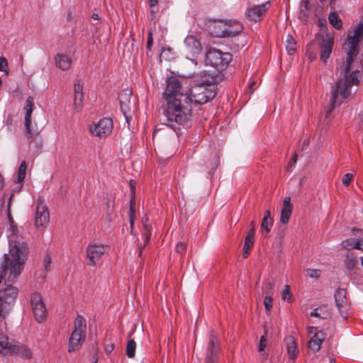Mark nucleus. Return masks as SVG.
Here are the masks:
<instances>
[{
    "label": "nucleus",
    "instance_id": "1",
    "mask_svg": "<svg viewBox=\"0 0 363 363\" xmlns=\"http://www.w3.org/2000/svg\"><path fill=\"white\" fill-rule=\"evenodd\" d=\"M14 194H10L6 204V214L9 223L11 233L8 235L9 252L4 255V262L0 267V284L4 281L5 287L0 290V330L6 331V318L12 311L18 289L13 284L20 275L26 263L29 249L23 238L18 235V228L11 215V203Z\"/></svg>",
    "mask_w": 363,
    "mask_h": 363
},
{
    "label": "nucleus",
    "instance_id": "2",
    "mask_svg": "<svg viewBox=\"0 0 363 363\" xmlns=\"http://www.w3.org/2000/svg\"><path fill=\"white\" fill-rule=\"evenodd\" d=\"M363 38V18L357 23L353 30L349 31L343 44V49L347 54L344 77L339 79L332 86L331 99L328 109L321 115L320 124L323 127L329 126L333 120V111L336 106L342 104L352 92V86H358L362 74V65L357 58L359 45Z\"/></svg>",
    "mask_w": 363,
    "mask_h": 363
},
{
    "label": "nucleus",
    "instance_id": "3",
    "mask_svg": "<svg viewBox=\"0 0 363 363\" xmlns=\"http://www.w3.org/2000/svg\"><path fill=\"white\" fill-rule=\"evenodd\" d=\"M167 106L164 114L167 125L178 135L179 126H186L191 117L192 106L188 94L184 92L180 81L170 77L167 81V87L163 93Z\"/></svg>",
    "mask_w": 363,
    "mask_h": 363
},
{
    "label": "nucleus",
    "instance_id": "4",
    "mask_svg": "<svg viewBox=\"0 0 363 363\" xmlns=\"http://www.w3.org/2000/svg\"><path fill=\"white\" fill-rule=\"evenodd\" d=\"M191 100V106L204 104L212 100L216 96V91L212 86L195 84L189 91H184Z\"/></svg>",
    "mask_w": 363,
    "mask_h": 363
},
{
    "label": "nucleus",
    "instance_id": "5",
    "mask_svg": "<svg viewBox=\"0 0 363 363\" xmlns=\"http://www.w3.org/2000/svg\"><path fill=\"white\" fill-rule=\"evenodd\" d=\"M86 320L81 316L77 315L74 322L73 330L69 340L68 352L78 350L86 338Z\"/></svg>",
    "mask_w": 363,
    "mask_h": 363
},
{
    "label": "nucleus",
    "instance_id": "6",
    "mask_svg": "<svg viewBox=\"0 0 363 363\" xmlns=\"http://www.w3.org/2000/svg\"><path fill=\"white\" fill-rule=\"evenodd\" d=\"M232 60V55L229 52L210 48L206 53V62L218 69H223L228 67Z\"/></svg>",
    "mask_w": 363,
    "mask_h": 363
},
{
    "label": "nucleus",
    "instance_id": "7",
    "mask_svg": "<svg viewBox=\"0 0 363 363\" xmlns=\"http://www.w3.org/2000/svg\"><path fill=\"white\" fill-rule=\"evenodd\" d=\"M113 121L109 118H103L96 123H92L89 126L91 134L103 139L107 138L112 132Z\"/></svg>",
    "mask_w": 363,
    "mask_h": 363
},
{
    "label": "nucleus",
    "instance_id": "8",
    "mask_svg": "<svg viewBox=\"0 0 363 363\" xmlns=\"http://www.w3.org/2000/svg\"><path fill=\"white\" fill-rule=\"evenodd\" d=\"M270 6V1H267L260 5L250 4L246 9L245 15L251 21L259 22L263 18L264 14L269 9Z\"/></svg>",
    "mask_w": 363,
    "mask_h": 363
},
{
    "label": "nucleus",
    "instance_id": "9",
    "mask_svg": "<svg viewBox=\"0 0 363 363\" xmlns=\"http://www.w3.org/2000/svg\"><path fill=\"white\" fill-rule=\"evenodd\" d=\"M50 221L48 208L44 201L38 200L37 202L35 216V225L37 228H45Z\"/></svg>",
    "mask_w": 363,
    "mask_h": 363
},
{
    "label": "nucleus",
    "instance_id": "10",
    "mask_svg": "<svg viewBox=\"0 0 363 363\" xmlns=\"http://www.w3.org/2000/svg\"><path fill=\"white\" fill-rule=\"evenodd\" d=\"M107 249V245L100 243L89 245L86 247V257L89 260V264L96 266Z\"/></svg>",
    "mask_w": 363,
    "mask_h": 363
},
{
    "label": "nucleus",
    "instance_id": "11",
    "mask_svg": "<svg viewBox=\"0 0 363 363\" xmlns=\"http://www.w3.org/2000/svg\"><path fill=\"white\" fill-rule=\"evenodd\" d=\"M308 333L311 335V340L308 342L309 350L313 352H318L325 340L324 333L322 330H318L316 327H309L308 328Z\"/></svg>",
    "mask_w": 363,
    "mask_h": 363
},
{
    "label": "nucleus",
    "instance_id": "12",
    "mask_svg": "<svg viewBox=\"0 0 363 363\" xmlns=\"http://www.w3.org/2000/svg\"><path fill=\"white\" fill-rule=\"evenodd\" d=\"M220 352V347L217 337L212 332L209 336L208 343L206 349V363H216Z\"/></svg>",
    "mask_w": 363,
    "mask_h": 363
},
{
    "label": "nucleus",
    "instance_id": "13",
    "mask_svg": "<svg viewBox=\"0 0 363 363\" xmlns=\"http://www.w3.org/2000/svg\"><path fill=\"white\" fill-rule=\"evenodd\" d=\"M34 107V99L32 96H28L26 99V104L23 107L25 111V128L26 130V135L28 138H33L35 134L31 129V118Z\"/></svg>",
    "mask_w": 363,
    "mask_h": 363
},
{
    "label": "nucleus",
    "instance_id": "14",
    "mask_svg": "<svg viewBox=\"0 0 363 363\" xmlns=\"http://www.w3.org/2000/svg\"><path fill=\"white\" fill-rule=\"evenodd\" d=\"M17 340L4 334L0 335V354L4 357L13 356Z\"/></svg>",
    "mask_w": 363,
    "mask_h": 363
},
{
    "label": "nucleus",
    "instance_id": "15",
    "mask_svg": "<svg viewBox=\"0 0 363 363\" xmlns=\"http://www.w3.org/2000/svg\"><path fill=\"white\" fill-rule=\"evenodd\" d=\"M184 44L186 52L192 57H196L201 52V43L194 35L186 36L184 39Z\"/></svg>",
    "mask_w": 363,
    "mask_h": 363
},
{
    "label": "nucleus",
    "instance_id": "16",
    "mask_svg": "<svg viewBox=\"0 0 363 363\" xmlns=\"http://www.w3.org/2000/svg\"><path fill=\"white\" fill-rule=\"evenodd\" d=\"M334 43V37L333 35L327 34L320 45V60L326 63L329 59Z\"/></svg>",
    "mask_w": 363,
    "mask_h": 363
},
{
    "label": "nucleus",
    "instance_id": "17",
    "mask_svg": "<svg viewBox=\"0 0 363 363\" xmlns=\"http://www.w3.org/2000/svg\"><path fill=\"white\" fill-rule=\"evenodd\" d=\"M346 296V291L343 289H339L335 294L336 306L343 318H346L347 315V300Z\"/></svg>",
    "mask_w": 363,
    "mask_h": 363
},
{
    "label": "nucleus",
    "instance_id": "18",
    "mask_svg": "<svg viewBox=\"0 0 363 363\" xmlns=\"http://www.w3.org/2000/svg\"><path fill=\"white\" fill-rule=\"evenodd\" d=\"M132 95V90L130 89H123L118 95L121 108L127 121H128L127 113L130 111Z\"/></svg>",
    "mask_w": 363,
    "mask_h": 363
},
{
    "label": "nucleus",
    "instance_id": "19",
    "mask_svg": "<svg viewBox=\"0 0 363 363\" xmlns=\"http://www.w3.org/2000/svg\"><path fill=\"white\" fill-rule=\"evenodd\" d=\"M284 342L289 359L294 363L298 353L295 339L293 336L289 335L285 337Z\"/></svg>",
    "mask_w": 363,
    "mask_h": 363
},
{
    "label": "nucleus",
    "instance_id": "20",
    "mask_svg": "<svg viewBox=\"0 0 363 363\" xmlns=\"http://www.w3.org/2000/svg\"><path fill=\"white\" fill-rule=\"evenodd\" d=\"M292 204L289 196L285 197L281 211L280 222L283 224L288 223L292 212Z\"/></svg>",
    "mask_w": 363,
    "mask_h": 363
},
{
    "label": "nucleus",
    "instance_id": "21",
    "mask_svg": "<svg viewBox=\"0 0 363 363\" xmlns=\"http://www.w3.org/2000/svg\"><path fill=\"white\" fill-rule=\"evenodd\" d=\"M13 356L30 359L33 357V352L28 346L17 341Z\"/></svg>",
    "mask_w": 363,
    "mask_h": 363
},
{
    "label": "nucleus",
    "instance_id": "22",
    "mask_svg": "<svg viewBox=\"0 0 363 363\" xmlns=\"http://www.w3.org/2000/svg\"><path fill=\"white\" fill-rule=\"evenodd\" d=\"M255 243V230L252 228L245 238L244 245L242 247V257L247 258L250 255V250Z\"/></svg>",
    "mask_w": 363,
    "mask_h": 363
},
{
    "label": "nucleus",
    "instance_id": "23",
    "mask_svg": "<svg viewBox=\"0 0 363 363\" xmlns=\"http://www.w3.org/2000/svg\"><path fill=\"white\" fill-rule=\"evenodd\" d=\"M74 105L75 109L79 111L83 101V86L79 80H77L74 84Z\"/></svg>",
    "mask_w": 363,
    "mask_h": 363
},
{
    "label": "nucleus",
    "instance_id": "24",
    "mask_svg": "<svg viewBox=\"0 0 363 363\" xmlns=\"http://www.w3.org/2000/svg\"><path fill=\"white\" fill-rule=\"evenodd\" d=\"M194 78L196 84H203L205 86H211L215 80L213 76L206 71H202L198 74H194Z\"/></svg>",
    "mask_w": 363,
    "mask_h": 363
},
{
    "label": "nucleus",
    "instance_id": "25",
    "mask_svg": "<svg viewBox=\"0 0 363 363\" xmlns=\"http://www.w3.org/2000/svg\"><path fill=\"white\" fill-rule=\"evenodd\" d=\"M55 61L56 66L63 71L68 70L72 64L71 57L65 54L56 55Z\"/></svg>",
    "mask_w": 363,
    "mask_h": 363
},
{
    "label": "nucleus",
    "instance_id": "26",
    "mask_svg": "<svg viewBox=\"0 0 363 363\" xmlns=\"http://www.w3.org/2000/svg\"><path fill=\"white\" fill-rule=\"evenodd\" d=\"M32 308L35 320L39 323L44 320L46 317V308L44 303H38L33 306Z\"/></svg>",
    "mask_w": 363,
    "mask_h": 363
},
{
    "label": "nucleus",
    "instance_id": "27",
    "mask_svg": "<svg viewBox=\"0 0 363 363\" xmlns=\"http://www.w3.org/2000/svg\"><path fill=\"white\" fill-rule=\"evenodd\" d=\"M235 23L237 26V28L235 29L231 28H225L222 30L220 35L217 34V35L225 38L235 36L237 34L240 33L242 30V26L240 25L238 22L235 21Z\"/></svg>",
    "mask_w": 363,
    "mask_h": 363
},
{
    "label": "nucleus",
    "instance_id": "28",
    "mask_svg": "<svg viewBox=\"0 0 363 363\" xmlns=\"http://www.w3.org/2000/svg\"><path fill=\"white\" fill-rule=\"evenodd\" d=\"M329 23L336 29L340 30L342 27V22L336 12L331 13L328 16Z\"/></svg>",
    "mask_w": 363,
    "mask_h": 363
},
{
    "label": "nucleus",
    "instance_id": "29",
    "mask_svg": "<svg viewBox=\"0 0 363 363\" xmlns=\"http://www.w3.org/2000/svg\"><path fill=\"white\" fill-rule=\"evenodd\" d=\"M285 48L289 55H293L296 50V42L290 35L286 37Z\"/></svg>",
    "mask_w": 363,
    "mask_h": 363
},
{
    "label": "nucleus",
    "instance_id": "30",
    "mask_svg": "<svg viewBox=\"0 0 363 363\" xmlns=\"http://www.w3.org/2000/svg\"><path fill=\"white\" fill-rule=\"evenodd\" d=\"M26 169H27V164L25 161H22L21 162V164L19 166L18 170V179L17 182L21 183L23 182L26 174Z\"/></svg>",
    "mask_w": 363,
    "mask_h": 363
},
{
    "label": "nucleus",
    "instance_id": "31",
    "mask_svg": "<svg viewBox=\"0 0 363 363\" xmlns=\"http://www.w3.org/2000/svg\"><path fill=\"white\" fill-rule=\"evenodd\" d=\"M357 240L354 238L346 239L341 242V247L347 250L356 249Z\"/></svg>",
    "mask_w": 363,
    "mask_h": 363
},
{
    "label": "nucleus",
    "instance_id": "32",
    "mask_svg": "<svg viewBox=\"0 0 363 363\" xmlns=\"http://www.w3.org/2000/svg\"><path fill=\"white\" fill-rule=\"evenodd\" d=\"M136 343L133 340L128 341L126 346V354L129 358H133L135 354Z\"/></svg>",
    "mask_w": 363,
    "mask_h": 363
},
{
    "label": "nucleus",
    "instance_id": "33",
    "mask_svg": "<svg viewBox=\"0 0 363 363\" xmlns=\"http://www.w3.org/2000/svg\"><path fill=\"white\" fill-rule=\"evenodd\" d=\"M267 348V339L264 335H262L260 337L259 344H258V351L262 353V356L264 358L267 357V354L265 352V349Z\"/></svg>",
    "mask_w": 363,
    "mask_h": 363
},
{
    "label": "nucleus",
    "instance_id": "34",
    "mask_svg": "<svg viewBox=\"0 0 363 363\" xmlns=\"http://www.w3.org/2000/svg\"><path fill=\"white\" fill-rule=\"evenodd\" d=\"M272 225V219H262L261 223V228L267 234L270 230Z\"/></svg>",
    "mask_w": 363,
    "mask_h": 363
},
{
    "label": "nucleus",
    "instance_id": "35",
    "mask_svg": "<svg viewBox=\"0 0 363 363\" xmlns=\"http://www.w3.org/2000/svg\"><path fill=\"white\" fill-rule=\"evenodd\" d=\"M291 292L290 291V286L289 285H286L284 289L282 291L281 297L282 299L285 301L289 302L291 299Z\"/></svg>",
    "mask_w": 363,
    "mask_h": 363
},
{
    "label": "nucleus",
    "instance_id": "36",
    "mask_svg": "<svg viewBox=\"0 0 363 363\" xmlns=\"http://www.w3.org/2000/svg\"><path fill=\"white\" fill-rule=\"evenodd\" d=\"M147 219L145 218V220L143 219V227L145 230V242H147L150 236H151V231H152V227L150 224L147 223Z\"/></svg>",
    "mask_w": 363,
    "mask_h": 363
},
{
    "label": "nucleus",
    "instance_id": "37",
    "mask_svg": "<svg viewBox=\"0 0 363 363\" xmlns=\"http://www.w3.org/2000/svg\"><path fill=\"white\" fill-rule=\"evenodd\" d=\"M30 301L32 306L38 304V303L43 302L41 295L38 292H35L31 295Z\"/></svg>",
    "mask_w": 363,
    "mask_h": 363
},
{
    "label": "nucleus",
    "instance_id": "38",
    "mask_svg": "<svg viewBox=\"0 0 363 363\" xmlns=\"http://www.w3.org/2000/svg\"><path fill=\"white\" fill-rule=\"evenodd\" d=\"M273 285L271 282L265 283L262 286V293L266 296H271L272 294Z\"/></svg>",
    "mask_w": 363,
    "mask_h": 363
},
{
    "label": "nucleus",
    "instance_id": "39",
    "mask_svg": "<svg viewBox=\"0 0 363 363\" xmlns=\"http://www.w3.org/2000/svg\"><path fill=\"white\" fill-rule=\"evenodd\" d=\"M0 71L9 74L8 62L4 57H0Z\"/></svg>",
    "mask_w": 363,
    "mask_h": 363
},
{
    "label": "nucleus",
    "instance_id": "40",
    "mask_svg": "<svg viewBox=\"0 0 363 363\" xmlns=\"http://www.w3.org/2000/svg\"><path fill=\"white\" fill-rule=\"evenodd\" d=\"M306 271L307 275L311 278H318L321 273L320 270L315 269H307Z\"/></svg>",
    "mask_w": 363,
    "mask_h": 363
},
{
    "label": "nucleus",
    "instance_id": "41",
    "mask_svg": "<svg viewBox=\"0 0 363 363\" xmlns=\"http://www.w3.org/2000/svg\"><path fill=\"white\" fill-rule=\"evenodd\" d=\"M352 179L353 175L351 173L345 174L342 179V184L345 186H348L350 184V182L352 180Z\"/></svg>",
    "mask_w": 363,
    "mask_h": 363
},
{
    "label": "nucleus",
    "instance_id": "42",
    "mask_svg": "<svg viewBox=\"0 0 363 363\" xmlns=\"http://www.w3.org/2000/svg\"><path fill=\"white\" fill-rule=\"evenodd\" d=\"M264 304L267 311L271 310V308H272V306H273L272 296H265V298L264 300Z\"/></svg>",
    "mask_w": 363,
    "mask_h": 363
},
{
    "label": "nucleus",
    "instance_id": "43",
    "mask_svg": "<svg viewBox=\"0 0 363 363\" xmlns=\"http://www.w3.org/2000/svg\"><path fill=\"white\" fill-rule=\"evenodd\" d=\"M51 262H52V261H51L50 256L49 255H47L44 257V260H43V266H44V268H45V271H49L50 270Z\"/></svg>",
    "mask_w": 363,
    "mask_h": 363
},
{
    "label": "nucleus",
    "instance_id": "44",
    "mask_svg": "<svg viewBox=\"0 0 363 363\" xmlns=\"http://www.w3.org/2000/svg\"><path fill=\"white\" fill-rule=\"evenodd\" d=\"M153 43V38H152V32L150 30L148 31V35H147V48L150 50H151V47H152V45Z\"/></svg>",
    "mask_w": 363,
    "mask_h": 363
},
{
    "label": "nucleus",
    "instance_id": "45",
    "mask_svg": "<svg viewBox=\"0 0 363 363\" xmlns=\"http://www.w3.org/2000/svg\"><path fill=\"white\" fill-rule=\"evenodd\" d=\"M296 160H297V155L296 154H294L293 157L291 158V160L290 161V162H289V165L287 167V170L288 171H291V169H293V167L296 163Z\"/></svg>",
    "mask_w": 363,
    "mask_h": 363
},
{
    "label": "nucleus",
    "instance_id": "46",
    "mask_svg": "<svg viewBox=\"0 0 363 363\" xmlns=\"http://www.w3.org/2000/svg\"><path fill=\"white\" fill-rule=\"evenodd\" d=\"M186 249V246L184 243L182 242H179L177 243V245H176V251L178 252V253H183L184 252Z\"/></svg>",
    "mask_w": 363,
    "mask_h": 363
},
{
    "label": "nucleus",
    "instance_id": "47",
    "mask_svg": "<svg viewBox=\"0 0 363 363\" xmlns=\"http://www.w3.org/2000/svg\"><path fill=\"white\" fill-rule=\"evenodd\" d=\"M129 219H130V228H132L133 225V223H134V220H133V206L132 205H130V206Z\"/></svg>",
    "mask_w": 363,
    "mask_h": 363
},
{
    "label": "nucleus",
    "instance_id": "48",
    "mask_svg": "<svg viewBox=\"0 0 363 363\" xmlns=\"http://www.w3.org/2000/svg\"><path fill=\"white\" fill-rule=\"evenodd\" d=\"M356 249L363 252V239H357Z\"/></svg>",
    "mask_w": 363,
    "mask_h": 363
},
{
    "label": "nucleus",
    "instance_id": "49",
    "mask_svg": "<svg viewBox=\"0 0 363 363\" xmlns=\"http://www.w3.org/2000/svg\"><path fill=\"white\" fill-rule=\"evenodd\" d=\"M311 316L315 317V318H323V317L321 315V314L318 312V308H315L311 313Z\"/></svg>",
    "mask_w": 363,
    "mask_h": 363
},
{
    "label": "nucleus",
    "instance_id": "50",
    "mask_svg": "<svg viewBox=\"0 0 363 363\" xmlns=\"http://www.w3.org/2000/svg\"><path fill=\"white\" fill-rule=\"evenodd\" d=\"M262 219H272L271 218V216H270V211L269 210H267L265 211L264 212V217Z\"/></svg>",
    "mask_w": 363,
    "mask_h": 363
},
{
    "label": "nucleus",
    "instance_id": "51",
    "mask_svg": "<svg viewBox=\"0 0 363 363\" xmlns=\"http://www.w3.org/2000/svg\"><path fill=\"white\" fill-rule=\"evenodd\" d=\"M115 346L113 344H111L110 345H107L106 347V351L107 352H111L113 349H114Z\"/></svg>",
    "mask_w": 363,
    "mask_h": 363
},
{
    "label": "nucleus",
    "instance_id": "52",
    "mask_svg": "<svg viewBox=\"0 0 363 363\" xmlns=\"http://www.w3.org/2000/svg\"><path fill=\"white\" fill-rule=\"evenodd\" d=\"M130 191L133 194L135 193V182H133V180H130Z\"/></svg>",
    "mask_w": 363,
    "mask_h": 363
},
{
    "label": "nucleus",
    "instance_id": "53",
    "mask_svg": "<svg viewBox=\"0 0 363 363\" xmlns=\"http://www.w3.org/2000/svg\"><path fill=\"white\" fill-rule=\"evenodd\" d=\"M150 6L154 7L158 4V0H149Z\"/></svg>",
    "mask_w": 363,
    "mask_h": 363
},
{
    "label": "nucleus",
    "instance_id": "54",
    "mask_svg": "<svg viewBox=\"0 0 363 363\" xmlns=\"http://www.w3.org/2000/svg\"><path fill=\"white\" fill-rule=\"evenodd\" d=\"M308 57L311 60V61H313V60H315L316 58V56L315 54L311 53L308 55Z\"/></svg>",
    "mask_w": 363,
    "mask_h": 363
},
{
    "label": "nucleus",
    "instance_id": "55",
    "mask_svg": "<svg viewBox=\"0 0 363 363\" xmlns=\"http://www.w3.org/2000/svg\"><path fill=\"white\" fill-rule=\"evenodd\" d=\"M92 18L94 20H98L99 18V15L97 13H93Z\"/></svg>",
    "mask_w": 363,
    "mask_h": 363
},
{
    "label": "nucleus",
    "instance_id": "56",
    "mask_svg": "<svg viewBox=\"0 0 363 363\" xmlns=\"http://www.w3.org/2000/svg\"><path fill=\"white\" fill-rule=\"evenodd\" d=\"M255 82H250L249 83L250 89H252V87H253V86H255Z\"/></svg>",
    "mask_w": 363,
    "mask_h": 363
},
{
    "label": "nucleus",
    "instance_id": "57",
    "mask_svg": "<svg viewBox=\"0 0 363 363\" xmlns=\"http://www.w3.org/2000/svg\"><path fill=\"white\" fill-rule=\"evenodd\" d=\"M349 264H350V267H352L354 265L353 261L352 260L350 261Z\"/></svg>",
    "mask_w": 363,
    "mask_h": 363
},
{
    "label": "nucleus",
    "instance_id": "58",
    "mask_svg": "<svg viewBox=\"0 0 363 363\" xmlns=\"http://www.w3.org/2000/svg\"><path fill=\"white\" fill-rule=\"evenodd\" d=\"M4 199H5V194L2 197V203H4L5 202Z\"/></svg>",
    "mask_w": 363,
    "mask_h": 363
},
{
    "label": "nucleus",
    "instance_id": "59",
    "mask_svg": "<svg viewBox=\"0 0 363 363\" xmlns=\"http://www.w3.org/2000/svg\"><path fill=\"white\" fill-rule=\"evenodd\" d=\"M360 259H361L362 265V267H363V257H360Z\"/></svg>",
    "mask_w": 363,
    "mask_h": 363
},
{
    "label": "nucleus",
    "instance_id": "60",
    "mask_svg": "<svg viewBox=\"0 0 363 363\" xmlns=\"http://www.w3.org/2000/svg\"><path fill=\"white\" fill-rule=\"evenodd\" d=\"M191 61L196 65L197 63L194 60H191Z\"/></svg>",
    "mask_w": 363,
    "mask_h": 363
},
{
    "label": "nucleus",
    "instance_id": "61",
    "mask_svg": "<svg viewBox=\"0 0 363 363\" xmlns=\"http://www.w3.org/2000/svg\"><path fill=\"white\" fill-rule=\"evenodd\" d=\"M359 230H353V234H356L355 232H359Z\"/></svg>",
    "mask_w": 363,
    "mask_h": 363
},
{
    "label": "nucleus",
    "instance_id": "62",
    "mask_svg": "<svg viewBox=\"0 0 363 363\" xmlns=\"http://www.w3.org/2000/svg\"><path fill=\"white\" fill-rule=\"evenodd\" d=\"M334 362H335V359H331L330 363H334Z\"/></svg>",
    "mask_w": 363,
    "mask_h": 363
},
{
    "label": "nucleus",
    "instance_id": "63",
    "mask_svg": "<svg viewBox=\"0 0 363 363\" xmlns=\"http://www.w3.org/2000/svg\"><path fill=\"white\" fill-rule=\"evenodd\" d=\"M156 131H157V130H155V131L153 133V136H155Z\"/></svg>",
    "mask_w": 363,
    "mask_h": 363
},
{
    "label": "nucleus",
    "instance_id": "64",
    "mask_svg": "<svg viewBox=\"0 0 363 363\" xmlns=\"http://www.w3.org/2000/svg\"><path fill=\"white\" fill-rule=\"evenodd\" d=\"M334 363H335V362H334Z\"/></svg>",
    "mask_w": 363,
    "mask_h": 363
}]
</instances>
